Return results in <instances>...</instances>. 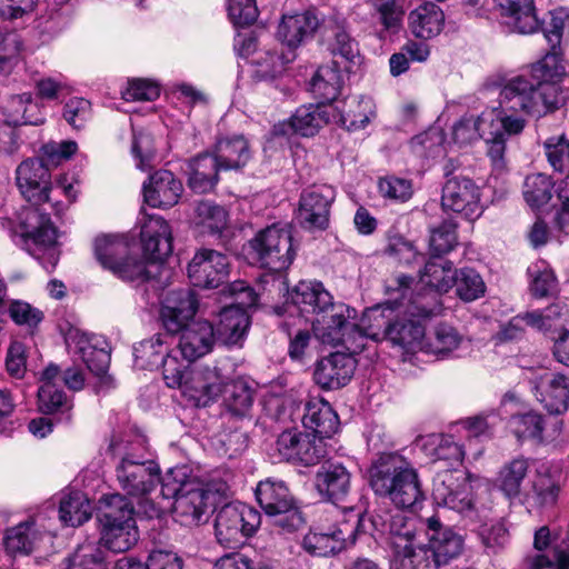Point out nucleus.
Masks as SVG:
<instances>
[{
    "mask_svg": "<svg viewBox=\"0 0 569 569\" xmlns=\"http://www.w3.org/2000/svg\"><path fill=\"white\" fill-rule=\"evenodd\" d=\"M339 113V122L348 131L365 128L375 117L373 102L366 97H348L335 108Z\"/></svg>",
    "mask_w": 569,
    "mask_h": 569,
    "instance_id": "nucleus-33",
    "label": "nucleus"
},
{
    "mask_svg": "<svg viewBox=\"0 0 569 569\" xmlns=\"http://www.w3.org/2000/svg\"><path fill=\"white\" fill-rule=\"evenodd\" d=\"M106 551L96 543H86L77 548L68 558L64 569H106Z\"/></svg>",
    "mask_w": 569,
    "mask_h": 569,
    "instance_id": "nucleus-50",
    "label": "nucleus"
},
{
    "mask_svg": "<svg viewBox=\"0 0 569 569\" xmlns=\"http://www.w3.org/2000/svg\"><path fill=\"white\" fill-rule=\"evenodd\" d=\"M408 22L409 29L416 38L431 39L441 32L445 14L437 4L427 2L409 13Z\"/></svg>",
    "mask_w": 569,
    "mask_h": 569,
    "instance_id": "nucleus-32",
    "label": "nucleus"
},
{
    "mask_svg": "<svg viewBox=\"0 0 569 569\" xmlns=\"http://www.w3.org/2000/svg\"><path fill=\"white\" fill-rule=\"evenodd\" d=\"M163 306L178 312L182 318L194 320V316L199 308V301L191 289H177L167 293Z\"/></svg>",
    "mask_w": 569,
    "mask_h": 569,
    "instance_id": "nucleus-57",
    "label": "nucleus"
},
{
    "mask_svg": "<svg viewBox=\"0 0 569 569\" xmlns=\"http://www.w3.org/2000/svg\"><path fill=\"white\" fill-rule=\"evenodd\" d=\"M132 503L121 493L104 495L99 499L97 520L99 526L126 523L134 520Z\"/></svg>",
    "mask_w": 569,
    "mask_h": 569,
    "instance_id": "nucleus-37",
    "label": "nucleus"
},
{
    "mask_svg": "<svg viewBox=\"0 0 569 569\" xmlns=\"http://www.w3.org/2000/svg\"><path fill=\"white\" fill-rule=\"evenodd\" d=\"M351 472L341 462H325L315 476V486L320 497L333 505L349 501Z\"/></svg>",
    "mask_w": 569,
    "mask_h": 569,
    "instance_id": "nucleus-18",
    "label": "nucleus"
},
{
    "mask_svg": "<svg viewBox=\"0 0 569 569\" xmlns=\"http://www.w3.org/2000/svg\"><path fill=\"white\" fill-rule=\"evenodd\" d=\"M59 517L67 526L78 527L91 517V505L81 491H71L60 500Z\"/></svg>",
    "mask_w": 569,
    "mask_h": 569,
    "instance_id": "nucleus-43",
    "label": "nucleus"
},
{
    "mask_svg": "<svg viewBox=\"0 0 569 569\" xmlns=\"http://www.w3.org/2000/svg\"><path fill=\"white\" fill-rule=\"evenodd\" d=\"M223 376L217 367H201L188 372L181 393L194 407H208L222 392Z\"/></svg>",
    "mask_w": 569,
    "mask_h": 569,
    "instance_id": "nucleus-14",
    "label": "nucleus"
},
{
    "mask_svg": "<svg viewBox=\"0 0 569 569\" xmlns=\"http://www.w3.org/2000/svg\"><path fill=\"white\" fill-rule=\"evenodd\" d=\"M78 146L74 141L67 140L61 142H48L43 144L42 158L43 162L49 166H57L63 160L70 159L77 151Z\"/></svg>",
    "mask_w": 569,
    "mask_h": 569,
    "instance_id": "nucleus-62",
    "label": "nucleus"
},
{
    "mask_svg": "<svg viewBox=\"0 0 569 569\" xmlns=\"http://www.w3.org/2000/svg\"><path fill=\"white\" fill-rule=\"evenodd\" d=\"M515 433L518 438H530L542 441L543 417L528 412L512 418Z\"/></svg>",
    "mask_w": 569,
    "mask_h": 569,
    "instance_id": "nucleus-61",
    "label": "nucleus"
},
{
    "mask_svg": "<svg viewBox=\"0 0 569 569\" xmlns=\"http://www.w3.org/2000/svg\"><path fill=\"white\" fill-rule=\"evenodd\" d=\"M132 153L138 159V167L146 170L151 167L154 158L156 149L153 138L150 133L139 132L133 134Z\"/></svg>",
    "mask_w": 569,
    "mask_h": 569,
    "instance_id": "nucleus-64",
    "label": "nucleus"
},
{
    "mask_svg": "<svg viewBox=\"0 0 569 569\" xmlns=\"http://www.w3.org/2000/svg\"><path fill=\"white\" fill-rule=\"evenodd\" d=\"M78 350L88 369L98 377H104L110 365L109 351L100 346L99 339L81 336L78 340Z\"/></svg>",
    "mask_w": 569,
    "mask_h": 569,
    "instance_id": "nucleus-45",
    "label": "nucleus"
},
{
    "mask_svg": "<svg viewBox=\"0 0 569 569\" xmlns=\"http://www.w3.org/2000/svg\"><path fill=\"white\" fill-rule=\"evenodd\" d=\"M563 27L562 18L551 17L549 27L543 31L550 51L531 66L529 76L513 77L502 86L501 104L505 109L541 116L559 108L562 101L559 83L566 76V68L558 50Z\"/></svg>",
    "mask_w": 569,
    "mask_h": 569,
    "instance_id": "nucleus-1",
    "label": "nucleus"
},
{
    "mask_svg": "<svg viewBox=\"0 0 569 569\" xmlns=\"http://www.w3.org/2000/svg\"><path fill=\"white\" fill-rule=\"evenodd\" d=\"M277 450L284 460L305 467L320 463L328 455L325 439L293 430H286L278 437Z\"/></svg>",
    "mask_w": 569,
    "mask_h": 569,
    "instance_id": "nucleus-13",
    "label": "nucleus"
},
{
    "mask_svg": "<svg viewBox=\"0 0 569 569\" xmlns=\"http://www.w3.org/2000/svg\"><path fill=\"white\" fill-rule=\"evenodd\" d=\"M128 243L121 239L103 236L96 239L94 253L103 268L128 281H149L156 278L159 268L156 264L146 266L128 254Z\"/></svg>",
    "mask_w": 569,
    "mask_h": 569,
    "instance_id": "nucleus-9",
    "label": "nucleus"
},
{
    "mask_svg": "<svg viewBox=\"0 0 569 569\" xmlns=\"http://www.w3.org/2000/svg\"><path fill=\"white\" fill-rule=\"evenodd\" d=\"M160 496L173 499L176 520L186 527L199 526L208 519L210 491L187 466L170 468L162 479Z\"/></svg>",
    "mask_w": 569,
    "mask_h": 569,
    "instance_id": "nucleus-5",
    "label": "nucleus"
},
{
    "mask_svg": "<svg viewBox=\"0 0 569 569\" xmlns=\"http://www.w3.org/2000/svg\"><path fill=\"white\" fill-rule=\"evenodd\" d=\"M379 192L383 198L405 202L412 196V184L410 180L389 176L381 178L378 183Z\"/></svg>",
    "mask_w": 569,
    "mask_h": 569,
    "instance_id": "nucleus-60",
    "label": "nucleus"
},
{
    "mask_svg": "<svg viewBox=\"0 0 569 569\" xmlns=\"http://www.w3.org/2000/svg\"><path fill=\"white\" fill-rule=\"evenodd\" d=\"M543 150L555 171L560 173L569 171V139L565 134L548 138L543 142Z\"/></svg>",
    "mask_w": 569,
    "mask_h": 569,
    "instance_id": "nucleus-56",
    "label": "nucleus"
},
{
    "mask_svg": "<svg viewBox=\"0 0 569 569\" xmlns=\"http://www.w3.org/2000/svg\"><path fill=\"white\" fill-rule=\"evenodd\" d=\"M396 569H439L427 543H410L393 552Z\"/></svg>",
    "mask_w": 569,
    "mask_h": 569,
    "instance_id": "nucleus-42",
    "label": "nucleus"
},
{
    "mask_svg": "<svg viewBox=\"0 0 569 569\" xmlns=\"http://www.w3.org/2000/svg\"><path fill=\"white\" fill-rule=\"evenodd\" d=\"M29 98L24 96L11 97L8 104L0 109V126L18 127L21 124L40 126L43 119L30 120L26 117L24 103Z\"/></svg>",
    "mask_w": 569,
    "mask_h": 569,
    "instance_id": "nucleus-59",
    "label": "nucleus"
},
{
    "mask_svg": "<svg viewBox=\"0 0 569 569\" xmlns=\"http://www.w3.org/2000/svg\"><path fill=\"white\" fill-rule=\"evenodd\" d=\"M223 171L211 152H202L188 160L187 184L196 193L212 191L219 182V172Z\"/></svg>",
    "mask_w": 569,
    "mask_h": 569,
    "instance_id": "nucleus-22",
    "label": "nucleus"
},
{
    "mask_svg": "<svg viewBox=\"0 0 569 569\" xmlns=\"http://www.w3.org/2000/svg\"><path fill=\"white\" fill-rule=\"evenodd\" d=\"M326 29L330 33L329 50L333 57H340L350 64L361 61L359 42L349 31L346 18L333 14L326 21Z\"/></svg>",
    "mask_w": 569,
    "mask_h": 569,
    "instance_id": "nucleus-23",
    "label": "nucleus"
},
{
    "mask_svg": "<svg viewBox=\"0 0 569 569\" xmlns=\"http://www.w3.org/2000/svg\"><path fill=\"white\" fill-rule=\"evenodd\" d=\"M365 531L366 519L357 512L352 521H343L327 532H309L302 540V547L311 556L329 557L353 545L357 536Z\"/></svg>",
    "mask_w": 569,
    "mask_h": 569,
    "instance_id": "nucleus-11",
    "label": "nucleus"
},
{
    "mask_svg": "<svg viewBox=\"0 0 569 569\" xmlns=\"http://www.w3.org/2000/svg\"><path fill=\"white\" fill-rule=\"evenodd\" d=\"M427 546L439 568L457 559L463 551L465 539L453 528L445 525L438 516L426 519Z\"/></svg>",
    "mask_w": 569,
    "mask_h": 569,
    "instance_id": "nucleus-16",
    "label": "nucleus"
},
{
    "mask_svg": "<svg viewBox=\"0 0 569 569\" xmlns=\"http://www.w3.org/2000/svg\"><path fill=\"white\" fill-rule=\"evenodd\" d=\"M37 540L34 525L24 522L7 531L4 545L9 552L30 553L36 547Z\"/></svg>",
    "mask_w": 569,
    "mask_h": 569,
    "instance_id": "nucleus-52",
    "label": "nucleus"
},
{
    "mask_svg": "<svg viewBox=\"0 0 569 569\" xmlns=\"http://www.w3.org/2000/svg\"><path fill=\"white\" fill-rule=\"evenodd\" d=\"M319 27L318 17L311 12L284 17L278 27V38L289 49L297 48L302 41L311 38Z\"/></svg>",
    "mask_w": 569,
    "mask_h": 569,
    "instance_id": "nucleus-29",
    "label": "nucleus"
},
{
    "mask_svg": "<svg viewBox=\"0 0 569 569\" xmlns=\"http://www.w3.org/2000/svg\"><path fill=\"white\" fill-rule=\"evenodd\" d=\"M194 218L199 226L208 229L211 233H219L228 222L226 209L208 200L199 201L194 208Z\"/></svg>",
    "mask_w": 569,
    "mask_h": 569,
    "instance_id": "nucleus-51",
    "label": "nucleus"
},
{
    "mask_svg": "<svg viewBox=\"0 0 569 569\" xmlns=\"http://www.w3.org/2000/svg\"><path fill=\"white\" fill-rule=\"evenodd\" d=\"M457 223L449 219L443 220L441 224L431 230L430 250L433 257H440L451 251L457 244Z\"/></svg>",
    "mask_w": 569,
    "mask_h": 569,
    "instance_id": "nucleus-58",
    "label": "nucleus"
},
{
    "mask_svg": "<svg viewBox=\"0 0 569 569\" xmlns=\"http://www.w3.org/2000/svg\"><path fill=\"white\" fill-rule=\"evenodd\" d=\"M561 491L559 482L549 473H537L523 493V503L531 510H547L557 505Z\"/></svg>",
    "mask_w": 569,
    "mask_h": 569,
    "instance_id": "nucleus-31",
    "label": "nucleus"
},
{
    "mask_svg": "<svg viewBox=\"0 0 569 569\" xmlns=\"http://www.w3.org/2000/svg\"><path fill=\"white\" fill-rule=\"evenodd\" d=\"M254 495L266 515L283 511L295 501L284 481L274 478L261 480Z\"/></svg>",
    "mask_w": 569,
    "mask_h": 569,
    "instance_id": "nucleus-34",
    "label": "nucleus"
},
{
    "mask_svg": "<svg viewBox=\"0 0 569 569\" xmlns=\"http://www.w3.org/2000/svg\"><path fill=\"white\" fill-rule=\"evenodd\" d=\"M335 198L336 191L328 184H313L303 189L296 211L298 224L310 232L327 230Z\"/></svg>",
    "mask_w": 569,
    "mask_h": 569,
    "instance_id": "nucleus-12",
    "label": "nucleus"
},
{
    "mask_svg": "<svg viewBox=\"0 0 569 569\" xmlns=\"http://www.w3.org/2000/svg\"><path fill=\"white\" fill-rule=\"evenodd\" d=\"M116 478L126 495L140 499L149 518L159 516L161 507L149 499L157 486H162L163 477L156 461L140 460L132 453H126L116 466Z\"/></svg>",
    "mask_w": 569,
    "mask_h": 569,
    "instance_id": "nucleus-6",
    "label": "nucleus"
},
{
    "mask_svg": "<svg viewBox=\"0 0 569 569\" xmlns=\"http://www.w3.org/2000/svg\"><path fill=\"white\" fill-rule=\"evenodd\" d=\"M388 531L390 535V547L393 553L400 549L406 548L410 543L416 542V519L405 515L401 511H397L390 516L388 522Z\"/></svg>",
    "mask_w": 569,
    "mask_h": 569,
    "instance_id": "nucleus-47",
    "label": "nucleus"
},
{
    "mask_svg": "<svg viewBox=\"0 0 569 569\" xmlns=\"http://www.w3.org/2000/svg\"><path fill=\"white\" fill-rule=\"evenodd\" d=\"M167 355L168 350L160 333L140 341L133 348L134 362L140 369L153 370L160 368L161 361L164 360Z\"/></svg>",
    "mask_w": 569,
    "mask_h": 569,
    "instance_id": "nucleus-46",
    "label": "nucleus"
},
{
    "mask_svg": "<svg viewBox=\"0 0 569 569\" xmlns=\"http://www.w3.org/2000/svg\"><path fill=\"white\" fill-rule=\"evenodd\" d=\"M552 182L542 173L528 176L523 183V197L527 203L540 208L549 202L552 197Z\"/></svg>",
    "mask_w": 569,
    "mask_h": 569,
    "instance_id": "nucleus-53",
    "label": "nucleus"
},
{
    "mask_svg": "<svg viewBox=\"0 0 569 569\" xmlns=\"http://www.w3.org/2000/svg\"><path fill=\"white\" fill-rule=\"evenodd\" d=\"M295 57L292 51L288 53L274 50L260 52L253 60V79L257 81H271L276 79L283 73L286 64L291 62Z\"/></svg>",
    "mask_w": 569,
    "mask_h": 569,
    "instance_id": "nucleus-40",
    "label": "nucleus"
},
{
    "mask_svg": "<svg viewBox=\"0 0 569 569\" xmlns=\"http://www.w3.org/2000/svg\"><path fill=\"white\" fill-rule=\"evenodd\" d=\"M529 461L523 457H517L507 462L499 472V488L508 498L520 495V487L528 473Z\"/></svg>",
    "mask_w": 569,
    "mask_h": 569,
    "instance_id": "nucleus-48",
    "label": "nucleus"
},
{
    "mask_svg": "<svg viewBox=\"0 0 569 569\" xmlns=\"http://www.w3.org/2000/svg\"><path fill=\"white\" fill-rule=\"evenodd\" d=\"M503 16L512 19V26L520 33H533L539 30L535 0H495Z\"/></svg>",
    "mask_w": 569,
    "mask_h": 569,
    "instance_id": "nucleus-35",
    "label": "nucleus"
},
{
    "mask_svg": "<svg viewBox=\"0 0 569 569\" xmlns=\"http://www.w3.org/2000/svg\"><path fill=\"white\" fill-rule=\"evenodd\" d=\"M461 340L462 337L455 327L439 323L426 336L422 348L437 356H447L459 347Z\"/></svg>",
    "mask_w": 569,
    "mask_h": 569,
    "instance_id": "nucleus-44",
    "label": "nucleus"
},
{
    "mask_svg": "<svg viewBox=\"0 0 569 569\" xmlns=\"http://www.w3.org/2000/svg\"><path fill=\"white\" fill-rule=\"evenodd\" d=\"M136 521L100 526V539L97 543L112 552H126L138 541Z\"/></svg>",
    "mask_w": 569,
    "mask_h": 569,
    "instance_id": "nucleus-38",
    "label": "nucleus"
},
{
    "mask_svg": "<svg viewBox=\"0 0 569 569\" xmlns=\"http://www.w3.org/2000/svg\"><path fill=\"white\" fill-rule=\"evenodd\" d=\"M456 273L451 262L430 259L425 264L420 281L436 292H447L453 286Z\"/></svg>",
    "mask_w": 569,
    "mask_h": 569,
    "instance_id": "nucleus-49",
    "label": "nucleus"
},
{
    "mask_svg": "<svg viewBox=\"0 0 569 569\" xmlns=\"http://www.w3.org/2000/svg\"><path fill=\"white\" fill-rule=\"evenodd\" d=\"M398 303L386 302L371 309L367 317L373 321L368 328H361L363 332V341L367 338L372 340L388 339L392 345L400 346L405 349L413 348L420 343L425 337L423 327L413 320L397 319L391 320V313Z\"/></svg>",
    "mask_w": 569,
    "mask_h": 569,
    "instance_id": "nucleus-8",
    "label": "nucleus"
},
{
    "mask_svg": "<svg viewBox=\"0 0 569 569\" xmlns=\"http://www.w3.org/2000/svg\"><path fill=\"white\" fill-rule=\"evenodd\" d=\"M211 153L224 171L240 170L251 158L249 143L242 134L220 138Z\"/></svg>",
    "mask_w": 569,
    "mask_h": 569,
    "instance_id": "nucleus-30",
    "label": "nucleus"
},
{
    "mask_svg": "<svg viewBox=\"0 0 569 569\" xmlns=\"http://www.w3.org/2000/svg\"><path fill=\"white\" fill-rule=\"evenodd\" d=\"M343 83L341 71L337 61L321 66L311 79V91L320 104L336 100Z\"/></svg>",
    "mask_w": 569,
    "mask_h": 569,
    "instance_id": "nucleus-36",
    "label": "nucleus"
},
{
    "mask_svg": "<svg viewBox=\"0 0 569 569\" xmlns=\"http://www.w3.org/2000/svg\"><path fill=\"white\" fill-rule=\"evenodd\" d=\"M182 192V182L171 171L166 169L151 173L142 186L144 202L153 208H171L176 206Z\"/></svg>",
    "mask_w": 569,
    "mask_h": 569,
    "instance_id": "nucleus-21",
    "label": "nucleus"
},
{
    "mask_svg": "<svg viewBox=\"0 0 569 569\" xmlns=\"http://www.w3.org/2000/svg\"><path fill=\"white\" fill-rule=\"evenodd\" d=\"M38 408L44 415L64 413L71 410L72 402L59 387H39Z\"/></svg>",
    "mask_w": 569,
    "mask_h": 569,
    "instance_id": "nucleus-55",
    "label": "nucleus"
},
{
    "mask_svg": "<svg viewBox=\"0 0 569 569\" xmlns=\"http://www.w3.org/2000/svg\"><path fill=\"white\" fill-rule=\"evenodd\" d=\"M180 335V352L190 362L210 352L217 341L214 328L207 320L192 321Z\"/></svg>",
    "mask_w": 569,
    "mask_h": 569,
    "instance_id": "nucleus-24",
    "label": "nucleus"
},
{
    "mask_svg": "<svg viewBox=\"0 0 569 569\" xmlns=\"http://www.w3.org/2000/svg\"><path fill=\"white\" fill-rule=\"evenodd\" d=\"M453 286L460 299L473 301L483 296L486 286L478 272L470 268L460 269L456 273Z\"/></svg>",
    "mask_w": 569,
    "mask_h": 569,
    "instance_id": "nucleus-54",
    "label": "nucleus"
},
{
    "mask_svg": "<svg viewBox=\"0 0 569 569\" xmlns=\"http://www.w3.org/2000/svg\"><path fill=\"white\" fill-rule=\"evenodd\" d=\"M356 366L349 353L332 352L316 363L313 380L323 390L340 389L351 380Z\"/></svg>",
    "mask_w": 569,
    "mask_h": 569,
    "instance_id": "nucleus-20",
    "label": "nucleus"
},
{
    "mask_svg": "<svg viewBox=\"0 0 569 569\" xmlns=\"http://www.w3.org/2000/svg\"><path fill=\"white\" fill-rule=\"evenodd\" d=\"M226 408L234 416H244L253 403V390L242 379L226 382L223 380L222 392Z\"/></svg>",
    "mask_w": 569,
    "mask_h": 569,
    "instance_id": "nucleus-41",
    "label": "nucleus"
},
{
    "mask_svg": "<svg viewBox=\"0 0 569 569\" xmlns=\"http://www.w3.org/2000/svg\"><path fill=\"white\" fill-rule=\"evenodd\" d=\"M479 189L475 182L462 176H452L442 188L441 204L445 210L462 213L472 219L479 210Z\"/></svg>",
    "mask_w": 569,
    "mask_h": 569,
    "instance_id": "nucleus-19",
    "label": "nucleus"
},
{
    "mask_svg": "<svg viewBox=\"0 0 569 569\" xmlns=\"http://www.w3.org/2000/svg\"><path fill=\"white\" fill-rule=\"evenodd\" d=\"M250 326L247 311L241 308L224 307L219 313V322L214 328L218 342L224 346H238L242 342Z\"/></svg>",
    "mask_w": 569,
    "mask_h": 569,
    "instance_id": "nucleus-28",
    "label": "nucleus"
},
{
    "mask_svg": "<svg viewBox=\"0 0 569 569\" xmlns=\"http://www.w3.org/2000/svg\"><path fill=\"white\" fill-rule=\"evenodd\" d=\"M527 326L542 331L555 330L562 332L569 322V307L561 302L548 306L543 311H531L525 313Z\"/></svg>",
    "mask_w": 569,
    "mask_h": 569,
    "instance_id": "nucleus-39",
    "label": "nucleus"
},
{
    "mask_svg": "<svg viewBox=\"0 0 569 569\" xmlns=\"http://www.w3.org/2000/svg\"><path fill=\"white\" fill-rule=\"evenodd\" d=\"M17 184L30 203L22 213L21 229L26 242L31 240L36 246L49 248L57 241V228L46 208L50 202L51 174L43 160L28 159L17 170Z\"/></svg>",
    "mask_w": 569,
    "mask_h": 569,
    "instance_id": "nucleus-3",
    "label": "nucleus"
},
{
    "mask_svg": "<svg viewBox=\"0 0 569 569\" xmlns=\"http://www.w3.org/2000/svg\"><path fill=\"white\" fill-rule=\"evenodd\" d=\"M249 247L256 263L273 272L288 269L296 258V246L289 226L273 224L260 230L249 241Z\"/></svg>",
    "mask_w": 569,
    "mask_h": 569,
    "instance_id": "nucleus-7",
    "label": "nucleus"
},
{
    "mask_svg": "<svg viewBox=\"0 0 569 569\" xmlns=\"http://www.w3.org/2000/svg\"><path fill=\"white\" fill-rule=\"evenodd\" d=\"M261 523L260 513L244 505L228 503L217 513L216 537L220 545L237 548L243 539L252 536Z\"/></svg>",
    "mask_w": 569,
    "mask_h": 569,
    "instance_id": "nucleus-10",
    "label": "nucleus"
},
{
    "mask_svg": "<svg viewBox=\"0 0 569 569\" xmlns=\"http://www.w3.org/2000/svg\"><path fill=\"white\" fill-rule=\"evenodd\" d=\"M140 238L144 259L138 260L148 267L156 264L159 268L157 277L162 269L161 262L172 251L170 226L161 217H150L141 227Z\"/></svg>",
    "mask_w": 569,
    "mask_h": 569,
    "instance_id": "nucleus-17",
    "label": "nucleus"
},
{
    "mask_svg": "<svg viewBox=\"0 0 569 569\" xmlns=\"http://www.w3.org/2000/svg\"><path fill=\"white\" fill-rule=\"evenodd\" d=\"M229 274L228 258L212 249H201L188 264V277L194 287L218 288Z\"/></svg>",
    "mask_w": 569,
    "mask_h": 569,
    "instance_id": "nucleus-15",
    "label": "nucleus"
},
{
    "mask_svg": "<svg viewBox=\"0 0 569 569\" xmlns=\"http://www.w3.org/2000/svg\"><path fill=\"white\" fill-rule=\"evenodd\" d=\"M536 398L550 415H561L568 409L569 378L562 373H548L536 386Z\"/></svg>",
    "mask_w": 569,
    "mask_h": 569,
    "instance_id": "nucleus-25",
    "label": "nucleus"
},
{
    "mask_svg": "<svg viewBox=\"0 0 569 569\" xmlns=\"http://www.w3.org/2000/svg\"><path fill=\"white\" fill-rule=\"evenodd\" d=\"M228 13L236 26L252 24L258 18L256 0H229Z\"/></svg>",
    "mask_w": 569,
    "mask_h": 569,
    "instance_id": "nucleus-63",
    "label": "nucleus"
},
{
    "mask_svg": "<svg viewBox=\"0 0 569 569\" xmlns=\"http://www.w3.org/2000/svg\"><path fill=\"white\" fill-rule=\"evenodd\" d=\"M302 425L311 435L326 439L332 437L339 428V418L329 402L312 399L305 406Z\"/></svg>",
    "mask_w": 569,
    "mask_h": 569,
    "instance_id": "nucleus-26",
    "label": "nucleus"
},
{
    "mask_svg": "<svg viewBox=\"0 0 569 569\" xmlns=\"http://www.w3.org/2000/svg\"><path fill=\"white\" fill-rule=\"evenodd\" d=\"M368 473L375 493L388 498L398 508H411L425 498L418 472L398 455H380Z\"/></svg>",
    "mask_w": 569,
    "mask_h": 569,
    "instance_id": "nucleus-4",
    "label": "nucleus"
},
{
    "mask_svg": "<svg viewBox=\"0 0 569 569\" xmlns=\"http://www.w3.org/2000/svg\"><path fill=\"white\" fill-rule=\"evenodd\" d=\"M291 300L301 315L311 321L323 342L342 345L353 353L363 350V332L351 321L356 310L343 303H335L321 282L300 281L291 292Z\"/></svg>",
    "mask_w": 569,
    "mask_h": 569,
    "instance_id": "nucleus-2",
    "label": "nucleus"
},
{
    "mask_svg": "<svg viewBox=\"0 0 569 569\" xmlns=\"http://www.w3.org/2000/svg\"><path fill=\"white\" fill-rule=\"evenodd\" d=\"M329 122V112L323 106H302L298 108L295 114L287 123L274 127L278 134H288L290 131L301 136H313L318 130Z\"/></svg>",
    "mask_w": 569,
    "mask_h": 569,
    "instance_id": "nucleus-27",
    "label": "nucleus"
}]
</instances>
